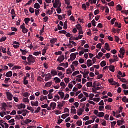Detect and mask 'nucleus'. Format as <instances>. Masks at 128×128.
I'll return each instance as SVG.
<instances>
[{"label": "nucleus", "instance_id": "obj_48", "mask_svg": "<svg viewBox=\"0 0 128 128\" xmlns=\"http://www.w3.org/2000/svg\"><path fill=\"white\" fill-rule=\"evenodd\" d=\"M108 6H114V2H112L110 3H108Z\"/></svg>", "mask_w": 128, "mask_h": 128}, {"label": "nucleus", "instance_id": "obj_47", "mask_svg": "<svg viewBox=\"0 0 128 128\" xmlns=\"http://www.w3.org/2000/svg\"><path fill=\"white\" fill-rule=\"evenodd\" d=\"M56 16H58V20H64V18H62V15H56Z\"/></svg>", "mask_w": 128, "mask_h": 128}, {"label": "nucleus", "instance_id": "obj_11", "mask_svg": "<svg viewBox=\"0 0 128 128\" xmlns=\"http://www.w3.org/2000/svg\"><path fill=\"white\" fill-rule=\"evenodd\" d=\"M6 76L7 78H12V72L10 71L8 72L6 75Z\"/></svg>", "mask_w": 128, "mask_h": 128}, {"label": "nucleus", "instance_id": "obj_10", "mask_svg": "<svg viewBox=\"0 0 128 128\" xmlns=\"http://www.w3.org/2000/svg\"><path fill=\"white\" fill-rule=\"evenodd\" d=\"M105 50H108V52H110L111 49L110 48V45L108 44V43L105 44Z\"/></svg>", "mask_w": 128, "mask_h": 128}, {"label": "nucleus", "instance_id": "obj_6", "mask_svg": "<svg viewBox=\"0 0 128 128\" xmlns=\"http://www.w3.org/2000/svg\"><path fill=\"white\" fill-rule=\"evenodd\" d=\"M92 61L90 60H87L86 64L88 68H90V66H92L94 65V64H92Z\"/></svg>", "mask_w": 128, "mask_h": 128}, {"label": "nucleus", "instance_id": "obj_56", "mask_svg": "<svg viewBox=\"0 0 128 128\" xmlns=\"http://www.w3.org/2000/svg\"><path fill=\"white\" fill-rule=\"evenodd\" d=\"M48 98L49 100H52V98H54V96H52V94H50L48 95Z\"/></svg>", "mask_w": 128, "mask_h": 128}, {"label": "nucleus", "instance_id": "obj_23", "mask_svg": "<svg viewBox=\"0 0 128 128\" xmlns=\"http://www.w3.org/2000/svg\"><path fill=\"white\" fill-rule=\"evenodd\" d=\"M88 74H90V72L88 71H87L86 72L84 73V74H83V76L84 78H87L88 76Z\"/></svg>", "mask_w": 128, "mask_h": 128}, {"label": "nucleus", "instance_id": "obj_52", "mask_svg": "<svg viewBox=\"0 0 128 128\" xmlns=\"http://www.w3.org/2000/svg\"><path fill=\"white\" fill-rule=\"evenodd\" d=\"M65 4H67V6H70V0H65Z\"/></svg>", "mask_w": 128, "mask_h": 128}, {"label": "nucleus", "instance_id": "obj_54", "mask_svg": "<svg viewBox=\"0 0 128 128\" xmlns=\"http://www.w3.org/2000/svg\"><path fill=\"white\" fill-rule=\"evenodd\" d=\"M56 10H57L58 14H60L62 13V8H60V7H58Z\"/></svg>", "mask_w": 128, "mask_h": 128}, {"label": "nucleus", "instance_id": "obj_61", "mask_svg": "<svg viewBox=\"0 0 128 128\" xmlns=\"http://www.w3.org/2000/svg\"><path fill=\"white\" fill-rule=\"evenodd\" d=\"M102 44H98L96 46L97 48H100V50H102Z\"/></svg>", "mask_w": 128, "mask_h": 128}, {"label": "nucleus", "instance_id": "obj_36", "mask_svg": "<svg viewBox=\"0 0 128 128\" xmlns=\"http://www.w3.org/2000/svg\"><path fill=\"white\" fill-rule=\"evenodd\" d=\"M76 124H78V126H82V120H78Z\"/></svg>", "mask_w": 128, "mask_h": 128}, {"label": "nucleus", "instance_id": "obj_24", "mask_svg": "<svg viewBox=\"0 0 128 128\" xmlns=\"http://www.w3.org/2000/svg\"><path fill=\"white\" fill-rule=\"evenodd\" d=\"M98 118H104V112H100L98 114Z\"/></svg>", "mask_w": 128, "mask_h": 128}, {"label": "nucleus", "instance_id": "obj_34", "mask_svg": "<svg viewBox=\"0 0 128 128\" xmlns=\"http://www.w3.org/2000/svg\"><path fill=\"white\" fill-rule=\"evenodd\" d=\"M34 56H40V54H42V52H34L33 54Z\"/></svg>", "mask_w": 128, "mask_h": 128}, {"label": "nucleus", "instance_id": "obj_18", "mask_svg": "<svg viewBox=\"0 0 128 128\" xmlns=\"http://www.w3.org/2000/svg\"><path fill=\"white\" fill-rule=\"evenodd\" d=\"M44 100H48V96H40V100H41V102H44Z\"/></svg>", "mask_w": 128, "mask_h": 128}, {"label": "nucleus", "instance_id": "obj_1", "mask_svg": "<svg viewBox=\"0 0 128 128\" xmlns=\"http://www.w3.org/2000/svg\"><path fill=\"white\" fill-rule=\"evenodd\" d=\"M28 62H32V64H34L36 62V58H34L32 55H29L28 58H27Z\"/></svg>", "mask_w": 128, "mask_h": 128}, {"label": "nucleus", "instance_id": "obj_15", "mask_svg": "<svg viewBox=\"0 0 128 128\" xmlns=\"http://www.w3.org/2000/svg\"><path fill=\"white\" fill-rule=\"evenodd\" d=\"M26 108V104H21L19 105L18 106V110H22V108Z\"/></svg>", "mask_w": 128, "mask_h": 128}, {"label": "nucleus", "instance_id": "obj_16", "mask_svg": "<svg viewBox=\"0 0 128 128\" xmlns=\"http://www.w3.org/2000/svg\"><path fill=\"white\" fill-rule=\"evenodd\" d=\"M109 68H110V72H114L116 71L114 66H110Z\"/></svg>", "mask_w": 128, "mask_h": 128}, {"label": "nucleus", "instance_id": "obj_25", "mask_svg": "<svg viewBox=\"0 0 128 128\" xmlns=\"http://www.w3.org/2000/svg\"><path fill=\"white\" fill-rule=\"evenodd\" d=\"M55 4H58L60 8L62 6V4L60 3V0H56Z\"/></svg>", "mask_w": 128, "mask_h": 128}, {"label": "nucleus", "instance_id": "obj_27", "mask_svg": "<svg viewBox=\"0 0 128 128\" xmlns=\"http://www.w3.org/2000/svg\"><path fill=\"white\" fill-rule=\"evenodd\" d=\"M106 66V62L103 61L100 63V66L102 68H104V66Z\"/></svg>", "mask_w": 128, "mask_h": 128}, {"label": "nucleus", "instance_id": "obj_29", "mask_svg": "<svg viewBox=\"0 0 128 128\" xmlns=\"http://www.w3.org/2000/svg\"><path fill=\"white\" fill-rule=\"evenodd\" d=\"M24 22H25V24L28 25V22H30V18H26L24 19Z\"/></svg>", "mask_w": 128, "mask_h": 128}, {"label": "nucleus", "instance_id": "obj_7", "mask_svg": "<svg viewBox=\"0 0 128 128\" xmlns=\"http://www.w3.org/2000/svg\"><path fill=\"white\" fill-rule=\"evenodd\" d=\"M76 58V54H72L70 55V60H72V62H74V60Z\"/></svg>", "mask_w": 128, "mask_h": 128}, {"label": "nucleus", "instance_id": "obj_49", "mask_svg": "<svg viewBox=\"0 0 128 128\" xmlns=\"http://www.w3.org/2000/svg\"><path fill=\"white\" fill-rule=\"evenodd\" d=\"M71 113L74 114H76V109H72Z\"/></svg>", "mask_w": 128, "mask_h": 128}, {"label": "nucleus", "instance_id": "obj_30", "mask_svg": "<svg viewBox=\"0 0 128 128\" xmlns=\"http://www.w3.org/2000/svg\"><path fill=\"white\" fill-rule=\"evenodd\" d=\"M51 74L53 76H58V72L56 70H52L51 72Z\"/></svg>", "mask_w": 128, "mask_h": 128}, {"label": "nucleus", "instance_id": "obj_4", "mask_svg": "<svg viewBox=\"0 0 128 128\" xmlns=\"http://www.w3.org/2000/svg\"><path fill=\"white\" fill-rule=\"evenodd\" d=\"M64 55H61L57 60V62H59L60 64L64 62Z\"/></svg>", "mask_w": 128, "mask_h": 128}, {"label": "nucleus", "instance_id": "obj_22", "mask_svg": "<svg viewBox=\"0 0 128 128\" xmlns=\"http://www.w3.org/2000/svg\"><path fill=\"white\" fill-rule=\"evenodd\" d=\"M68 116H70V114H64L62 116V118L63 120H66V118Z\"/></svg>", "mask_w": 128, "mask_h": 128}, {"label": "nucleus", "instance_id": "obj_26", "mask_svg": "<svg viewBox=\"0 0 128 128\" xmlns=\"http://www.w3.org/2000/svg\"><path fill=\"white\" fill-rule=\"evenodd\" d=\"M58 94L60 96L62 100L64 98V93L63 92H58Z\"/></svg>", "mask_w": 128, "mask_h": 128}, {"label": "nucleus", "instance_id": "obj_62", "mask_svg": "<svg viewBox=\"0 0 128 128\" xmlns=\"http://www.w3.org/2000/svg\"><path fill=\"white\" fill-rule=\"evenodd\" d=\"M52 12H54L53 11H51L50 10H49L46 12V14H49V16H52Z\"/></svg>", "mask_w": 128, "mask_h": 128}, {"label": "nucleus", "instance_id": "obj_57", "mask_svg": "<svg viewBox=\"0 0 128 128\" xmlns=\"http://www.w3.org/2000/svg\"><path fill=\"white\" fill-rule=\"evenodd\" d=\"M117 8H118V10H120V12H121V10H122V8L120 4L117 6Z\"/></svg>", "mask_w": 128, "mask_h": 128}, {"label": "nucleus", "instance_id": "obj_38", "mask_svg": "<svg viewBox=\"0 0 128 128\" xmlns=\"http://www.w3.org/2000/svg\"><path fill=\"white\" fill-rule=\"evenodd\" d=\"M94 102H100V98H94L93 99Z\"/></svg>", "mask_w": 128, "mask_h": 128}, {"label": "nucleus", "instance_id": "obj_21", "mask_svg": "<svg viewBox=\"0 0 128 128\" xmlns=\"http://www.w3.org/2000/svg\"><path fill=\"white\" fill-rule=\"evenodd\" d=\"M23 122H24V124H30V122H32V120L27 119L25 121L23 120Z\"/></svg>", "mask_w": 128, "mask_h": 128}, {"label": "nucleus", "instance_id": "obj_9", "mask_svg": "<svg viewBox=\"0 0 128 128\" xmlns=\"http://www.w3.org/2000/svg\"><path fill=\"white\" fill-rule=\"evenodd\" d=\"M59 66H64L65 68H68V63H62L59 65Z\"/></svg>", "mask_w": 128, "mask_h": 128}, {"label": "nucleus", "instance_id": "obj_3", "mask_svg": "<svg viewBox=\"0 0 128 128\" xmlns=\"http://www.w3.org/2000/svg\"><path fill=\"white\" fill-rule=\"evenodd\" d=\"M7 98L8 100H12V98H14V96L10 92H6Z\"/></svg>", "mask_w": 128, "mask_h": 128}, {"label": "nucleus", "instance_id": "obj_60", "mask_svg": "<svg viewBox=\"0 0 128 128\" xmlns=\"http://www.w3.org/2000/svg\"><path fill=\"white\" fill-rule=\"evenodd\" d=\"M24 102H28V104L30 102V100H28V98H24Z\"/></svg>", "mask_w": 128, "mask_h": 128}, {"label": "nucleus", "instance_id": "obj_32", "mask_svg": "<svg viewBox=\"0 0 128 128\" xmlns=\"http://www.w3.org/2000/svg\"><path fill=\"white\" fill-rule=\"evenodd\" d=\"M76 28L78 30H82V26L80 24L76 25Z\"/></svg>", "mask_w": 128, "mask_h": 128}, {"label": "nucleus", "instance_id": "obj_2", "mask_svg": "<svg viewBox=\"0 0 128 128\" xmlns=\"http://www.w3.org/2000/svg\"><path fill=\"white\" fill-rule=\"evenodd\" d=\"M44 76H46L45 78V82H48V80H52V74L50 73L48 74H45Z\"/></svg>", "mask_w": 128, "mask_h": 128}, {"label": "nucleus", "instance_id": "obj_64", "mask_svg": "<svg viewBox=\"0 0 128 128\" xmlns=\"http://www.w3.org/2000/svg\"><path fill=\"white\" fill-rule=\"evenodd\" d=\"M64 82L66 84H68L70 82V78H65Z\"/></svg>", "mask_w": 128, "mask_h": 128}, {"label": "nucleus", "instance_id": "obj_19", "mask_svg": "<svg viewBox=\"0 0 128 128\" xmlns=\"http://www.w3.org/2000/svg\"><path fill=\"white\" fill-rule=\"evenodd\" d=\"M34 8H36V10H40V5L38 3H36L34 5Z\"/></svg>", "mask_w": 128, "mask_h": 128}, {"label": "nucleus", "instance_id": "obj_58", "mask_svg": "<svg viewBox=\"0 0 128 128\" xmlns=\"http://www.w3.org/2000/svg\"><path fill=\"white\" fill-rule=\"evenodd\" d=\"M114 38L116 42L118 43L120 42V38H118V36H115Z\"/></svg>", "mask_w": 128, "mask_h": 128}, {"label": "nucleus", "instance_id": "obj_50", "mask_svg": "<svg viewBox=\"0 0 128 128\" xmlns=\"http://www.w3.org/2000/svg\"><path fill=\"white\" fill-rule=\"evenodd\" d=\"M106 110H112V107L110 105H108L105 108Z\"/></svg>", "mask_w": 128, "mask_h": 128}, {"label": "nucleus", "instance_id": "obj_43", "mask_svg": "<svg viewBox=\"0 0 128 128\" xmlns=\"http://www.w3.org/2000/svg\"><path fill=\"white\" fill-rule=\"evenodd\" d=\"M27 110H30V112H32V114H34V108L32 107H28Z\"/></svg>", "mask_w": 128, "mask_h": 128}, {"label": "nucleus", "instance_id": "obj_41", "mask_svg": "<svg viewBox=\"0 0 128 128\" xmlns=\"http://www.w3.org/2000/svg\"><path fill=\"white\" fill-rule=\"evenodd\" d=\"M6 37H2L0 40V42H6Z\"/></svg>", "mask_w": 128, "mask_h": 128}, {"label": "nucleus", "instance_id": "obj_63", "mask_svg": "<svg viewBox=\"0 0 128 128\" xmlns=\"http://www.w3.org/2000/svg\"><path fill=\"white\" fill-rule=\"evenodd\" d=\"M112 128H114L116 124V122H111Z\"/></svg>", "mask_w": 128, "mask_h": 128}, {"label": "nucleus", "instance_id": "obj_44", "mask_svg": "<svg viewBox=\"0 0 128 128\" xmlns=\"http://www.w3.org/2000/svg\"><path fill=\"white\" fill-rule=\"evenodd\" d=\"M29 11L31 14H34V8H30Z\"/></svg>", "mask_w": 128, "mask_h": 128}, {"label": "nucleus", "instance_id": "obj_39", "mask_svg": "<svg viewBox=\"0 0 128 128\" xmlns=\"http://www.w3.org/2000/svg\"><path fill=\"white\" fill-rule=\"evenodd\" d=\"M0 50H2V52L3 54H6V48H0Z\"/></svg>", "mask_w": 128, "mask_h": 128}, {"label": "nucleus", "instance_id": "obj_51", "mask_svg": "<svg viewBox=\"0 0 128 128\" xmlns=\"http://www.w3.org/2000/svg\"><path fill=\"white\" fill-rule=\"evenodd\" d=\"M77 74H80V71H76L74 72L73 73L72 76H76Z\"/></svg>", "mask_w": 128, "mask_h": 128}, {"label": "nucleus", "instance_id": "obj_13", "mask_svg": "<svg viewBox=\"0 0 128 128\" xmlns=\"http://www.w3.org/2000/svg\"><path fill=\"white\" fill-rule=\"evenodd\" d=\"M64 104L60 102L58 105V107L59 108V110H62V108H64Z\"/></svg>", "mask_w": 128, "mask_h": 128}, {"label": "nucleus", "instance_id": "obj_8", "mask_svg": "<svg viewBox=\"0 0 128 128\" xmlns=\"http://www.w3.org/2000/svg\"><path fill=\"white\" fill-rule=\"evenodd\" d=\"M38 104L39 103L38 101H36V102H31V106H38Z\"/></svg>", "mask_w": 128, "mask_h": 128}, {"label": "nucleus", "instance_id": "obj_33", "mask_svg": "<svg viewBox=\"0 0 128 128\" xmlns=\"http://www.w3.org/2000/svg\"><path fill=\"white\" fill-rule=\"evenodd\" d=\"M88 88H91L92 87V82H88L86 84Z\"/></svg>", "mask_w": 128, "mask_h": 128}, {"label": "nucleus", "instance_id": "obj_12", "mask_svg": "<svg viewBox=\"0 0 128 128\" xmlns=\"http://www.w3.org/2000/svg\"><path fill=\"white\" fill-rule=\"evenodd\" d=\"M119 52L123 56H124V54H126V50H124V48H121Z\"/></svg>", "mask_w": 128, "mask_h": 128}, {"label": "nucleus", "instance_id": "obj_59", "mask_svg": "<svg viewBox=\"0 0 128 128\" xmlns=\"http://www.w3.org/2000/svg\"><path fill=\"white\" fill-rule=\"evenodd\" d=\"M14 70H22V67L20 66H14Z\"/></svg>", "mask_w": 128, "mask_h": 128}, {"label": "nucleus", "instance_id": "obj_28", "mask_svg": "<svg viewBox=\"0 0 128 128\" xmlns=\"http://www.w3.org/2000/svg\"><path fill=\"white\" fill-rule=\"evenodd\" d=\"M58 42L57 38H54L50 40V42L54 44H55V42Z\"/></svg>", "mask_w": 128, "mask_h": 128}, {"label": "nucleus", "instance_id": "obj_14", "mask_svg": "<svg viewBox=\"0 0 128 128\" xmlns=\"http://www.w3.org/2000/svg\"><path fill=\"white\" fill-rule=\"evenodd\" d=\"M84 112V110L82 108H80L78 112V116H80L82 114V113Z\"/></svg>", "mask_w": 128, "mask_h": 128}, {"label": "nucleus", "instance_id": "obj_53", "mask_svg": "<svg viewBox=\"0 0 128 128\" xmlns=\"http://www.w3.org/2000/svg\"><path fill=\"white\" fill-rule=\"evenodd\" d=\"M114 60H115L116 62H118L119 58H118V56L114 55Z\"/></svg>", "mask_w": 128, "mask_h": 128}, {"label": "nucleus", "instance_id": "obj_17", "mask_svg": "<svg viewBox=\"0 0 128 128\" xmlns=\"http://www.w3.org/2000/svg\"><path fill=\"white\" fill-rule=\"evenodd\" d=\"M54 80H56L55 82L56 84H60V82H62V80H60V78L56 77L54 78Z\"/></svg>", "mask_w": 128, "mask_h": 128}, {"label": "nucleus", "instance_id": "obj_42", "mask_svg": "<svg viewBox=\"0 0 128 128\" xmlns=\"http://www.w3.org/2000/svg\"><path fill=\"white\" fill-rule=\"evenodd\" d=\"M22 32H23V34H28V28H24V29H23L22 30Z\"/></svg>", "mask_w": 128, "mask_h": 128}, {"label": "nucleus", "instance_id": "obj_35", "mask_svg": "<svg viewBox=\"0 0 128 128\" xmlns=\"http://www.w3.org/2000/svg\"><path fill=\"white\" fill-rule=\"evenodd\" d=\"M115 26H117L118 28H122V24H118V22H116L115 23Z\"/></svg>", "mask_w": 128, "mask_h": 128}, {"label": "nucleus", "instance_id": "obj_55", "mask_svg": "<svg viewBox=\"0 0 128 128\" xmlns=\"http://www.w3.org/2000/svg\"><path fill=\"white\" fill-rule=\"evenodd\" d=\"M40 10H35V14L36 16H38V14H40Z\"/></svg>", "mask_w": 128, "mask_h": 128}, {"label": "nucleus", "instance_id": "obj_20", "mask_svg": "<svg viewBox=\"0 0 128 128\" xmlns=\"http://www.w3.org/2000/svg\"><path fill=\"white\" fill-rule=\"evenodd\" d=\"M52 86V82H47L46 85L45 86H46L47 88H50V86Z\"/></svg>", "mask_w": 128, "mask_h": 128}, {"label": "nucleus", "instance_id": "obj_5", "mask_svg": "<svg viewBox=\"0 0 128 128\" xmlns=\"http://www.w3.org/2000/svg\"><path fill=\"white\" fill-rule=\"evenodd\" d=\"M50 106L51 108H52L53 110H56V103L52 102L50 104Z\"/></svg>", "mask_w": 128, "mask_h": 128}, {"label": "nucleus", "instance_id": "obj_31", "mask_svg": "<svg viewBox=\"0 0 128 128\" xmlns=\"http://www.w3.org/2000/svg\"><path fill=\"white\" fill-rule=\"evenodd\" d=\"M92 123H94L92 120H88L85 122V126H88V124H92Z\"/></svg>", "mask_w": 128, "mask_h": 128}, {"label": "nucleus", "instance_id": "obj_37", "mask_svg": "<svg viewBox=\"0 0 128 128\" xmlns=\"http://www.w3.org/2000/svg\"><path fill=\"white\" fill-rule=\"evenodd\" d=\"M57 70H62V72H66V69L64 68H63L62 67H58Z\"/></svg>", "mask_w": 128, "mask_h": 128}, {"label": "nucleus", "instance_id": "obj_40", "mask_svg": "<svg viewBox=\"0 0 128 128\" xmlns=\"http://www.w3.org/2000/svg\"><path fill=\"white\" fill-rule=\"evenodd\" d=\"M122 100L124 102H128V98H126V96L123 97Z\"/></svg>", "mask_w": 128, "mask_h": 128}, {"label": "nucleus", "instance_id": "obj_46", "mask_svg": "<svg viewBox=\"0 0 128 128\" xmlns=\"http://www.w3.org/2000/svg\"><path fill=\"white\" fill-rule=\"evenodd\" d=\"M64 30H68V21H66L64 24Z\"/></svg>", "mask_w": 128, "mask_h": 128}, {"label": "nucleus", "instance_id": "obj_45", "mask_svg": "<svg viewBox=\"0 0 128 128\" xmlns=\"http://www.w3.org/2000/svg\"><path fill=\"white\" fill-rule=\"evenodd\" d=\"M72 74V70L70 68H68L67 70L66 74Z\"/></svg>", "mask_w": 128, "mask_h": 128}]
</instances>
